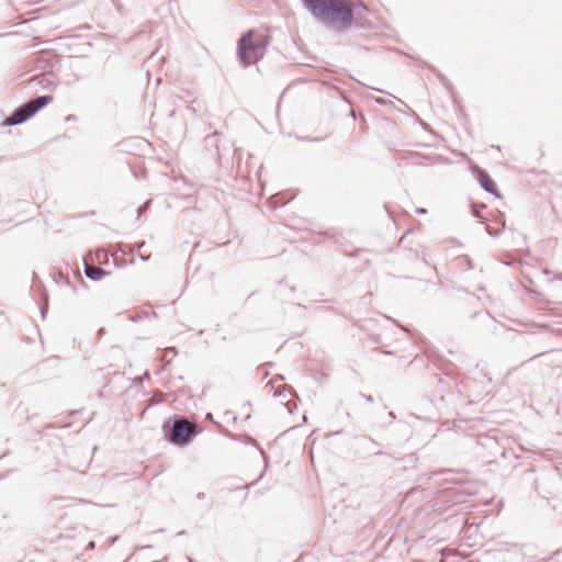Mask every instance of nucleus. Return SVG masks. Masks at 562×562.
<instances>
[{
    "label": "nucleus",
    "mask_w": 562,
    "mask_h": 562,
    "mask_svg": "<svg viewBox=\"0 0 562 562\" xmlns=\"http://www.w3.org/2000/svg\"><path fill=\"white\" fill-rule=\"evenodd\" d=\"M311 15L323 24L342 32L353 22L355 0H302Z\"/></svg>",
    "instance_id": "nucleus-1"
},
{
    "label": "nucleus",
    "mask_w": 562,
    "mask_h": 562,
    "mask_svg": "<svg viewBox=\"0 0 562 562\" xmlns=\"http://www.w3.org/2000/svg\"><path fill=\"white\" fill-rule=\"evenodd\" d=\"M269 40L266 35L255 37L254 31H248L238 41V57L245 66L252 65L263 57Z\"/></svg>",
    "instance_id": "nucleus-2"
},
{
    "label": "nucleus",
    "mask_w": 562,
    "mask_h": 562,
    "mask_svg": "<svg viewBox=\"0 0 562 562\" xmlns=\"http://www.w3.org/2000/svg\"><path fill=\"white\" fill-rule=\"evenodd\" d=\"M196 434L195 427L186 417H176L166 437L170 443L178 447H186L192 441Z\"/></svg>",
    "instance_id": "nucleus-3"
},
{
    "label": "nucleus",
    "mask_w": 562,
    "mask_h": 562,
    "mask_svg": "<svg viewBox=\"0 0 562 562\" xmlns=\"http://www.w3.org/2000/svg\"><path fill=\"white\" fill-rule=\"evenodd\" d=\"M31 104L24 103L21 106L16 108L8 117H5L1 125L2 126H14L18 124H22L30 120L33 115L30 113Z\"/></svg>",
    "instance_id": "nucleus-4"
},
{
    "label": "nucleus",
    "mask_w": 562,
    "mask_h": 562,
    "mask_svg": "<svg viewBox=\"0 0 562 562\" xmlns=\"http://www.w3.org/2000/svg\"><path fill=\"white\" fill-rule=\"evenodd\" d=\"M477 171V181L483 190H485L487 193L494 194L496 196H499V192L497 191L496 184L493 181V179L490 177V175L482 168L476 167Z\"/></svg>",
    "instance_id": "nucleus-5"
},
{
    "label": "nucleus",
    "mask_w": 562,
    "mask_h": 562,
    "mask_svg": "<svg viewBox=\"0 0 562 562\" xmlns=\"http://www.w3.org/2000/svg\"><path fill=\"white\" fill-rule=\"evenodd\" d=\"M53 101V97L49 94L40 95L35 99L27 101V104H31L30 113L35 115L41 109L48 105Z\"/></svg>",
    "instance_id": "nucleus-6"
},
{
    "label": "nucleus",
    "mask_w": 562,
    "mask_h": 562,
    "mask_svg": "<svg viewBox=\"0 0 562 562\" xmlns=\"http://www.w3.org/2000/svg\"><path fill=\"white\" fill-rule=\"evenodd\" d=\"M109 273V271H105L100 267H97L94 265H88L85 262V274L88 279L92 281H99Z\"/></svg>",
    "instance_id": "nucleus-7"
},
{
    "label": "nucleus",
    "mask_w": 562,
    "mask_h": 562,
    "mask_svg": "<svg viewBox=\"0 0 562 562\" xmlns=\"http://www.w3.org/2000/svg\"><path fill=\"white\" fill-rule=\"evenodd\" d=\"M52 77L53 75L50 72H42L40 75L34 76L30 82L33 86H41L44 89H50L54 86Z\"/></svg>",
    "instance_id": "nucleus-8"
},
{
    "label": "nucleus",
    "mask_w": 562,
    "mask_h": 562,
    "mask_svg": "<svg viewBox=\"0 0 562 562\" xmlns=\"http://www.w3.org/2000/svg\"><path fill=\"white\" fill-rule=\"evenodd\" d=\"M245 442H246L247 445H250V446H255V447H257V448L259 449V451H260L261 456H262L265 459L267 458V456H266L265 451L259 447V445H258V442H257V440H256V439H254V438H251V437L247 436V437H246Z\"/></svg>",
    "instance_id": "nucleus-9"
},
{
    "label": "nucleus",
    "mask_w": 562,
    "mask_h": 562,
    "mask_svg": "<svg viewBox=\"0 0 562 562\" xmlns=\"http://www.w3.org/2000/svg\"><path fill=\"white\" fill-rule=\"evenodd\" d=\"M47 308H48V296L47 294L45 293L44 294V302L41 306V314H42V317L44 318L45 317V314L47 312Z\"/></svg>",
    "instance_id": "nucleus-10"
},
{
    "label": "nucleus",
    "mask_w": 562,
    "mask_h": 562,
    "mask_svg": "<svg viewBox=\"0 0 562 562\" xmlns=\"http://www.w3.org/2000/svg\"><path fill=\"white\" fill-rule=\"evenodd\" d=\"M437 76H438V78L441 80V82H442V83H443L448 89H450L451 85H450V82L445 78V76H443V75H441V74H437Z\"/></svg>",
    "instance_id": "nucleus-11"
},
{
    "label": "nucleus",
    "mask_w": 562,
    "mask_h": 562,
    "mask_svg": "<svg viewBox=\"0 0 562 562\" xmlns=\"http://www.w3.org/2000/svg\"><path fill=\"white\" fill-rule=\"evenodd\" d=\"M150 201H147L146 203H144L143 205H140L138 209H137V213L138 215H140L143 212H145V210L148 207Z\"/></svg>",
    "instance_id": "nucleus-12"
},
{
    "label": "nucleus",
    "mask_w": 562,
    "mask_h": 562,
    "mask_svg": "<svg viewBox=\"0 0 562 562\" xmlns=\"http://www.w3.org/2000/svg\"><path fill=\"white\" fill-rule=\"evenodd\" d=\"M486 231H487L488 235H491V236H498V235H499V233H501V231H499V229H498V231H494V229H493V228H491V227H487V228H486Z\"/></svg>",
    "instance_id": "nucleus-13"
},
{
    "label": "nucleus",
    "mask_w": 562,
    "mask_h": 562,
    "mask_svg": "<svg viewBox=\"0 0 562 562\" xmlns=\"http://www.w3.org/2000/svg\"><path fill=\"white\" fill-rule=\"evenodd\" d=\"M360 396L363 397L367 403H373V397L371 395L360 394Z\"/></svg>",
    "instance_id": "nucleus-14"
},
{
    "label": "nucleus",
    "mask_w": 562,
    "mask_h": 562,
    "mask_svg": "<svg viewBox=\"0 0 562 562\" xmlns=\"http://www.w3.org/2000/svg\"><path fill=\"white\" fill-rule=\"evenodd\" d=\"M376 102L380 103V104H387V103H392V101H386L385 99L383 98H376Z\"/></svg>",
    "instance_id": "nucleus-15"
},
{
    "label": "nucleus",
    "mask_w": 562,
    "mask_h": 562,
    "mask_svg": "<svg viewBox=\"0 0 562 562\" xmlns=\"http://www.w3.org/2000/svg\"><path fill=\"white\" fill-rule=\"evenodd\" d=\"M499 221L502 222V231L505 229L506 227V224H505V220H504V215L503 214H499Z\"/></svg>",
    "instance_id": "nucleus-16"
},
{
    "label": "nucleus",
    "mask_w": 562,
    "mask_h": 562,
    "mask_svg": "<svg viewBox=\"0 0 562 562\" xmlns=\"http://www.w3.org/2000/svg\"><path fill=\"white\" fill-rule=\"evenodd\" d=\"M416 213H417V214H426V213H427V211H426V209L418 207V209H416Z\"/></svg>",
    "instance_id": "nucleus-17"
},
{
    "label": "nucleus",
    "mask_w": 562,
    "mask_h": 562,
    "mask_svg": "<svg viewBox=\"0 0 562 562\" xmlns=\"http://www.w3.org/2000/svg\"><path fill=\"white\" fill-rule=\"evenodd\" d=\"M139 258H140L143 261H147V260L149 259V256L139 255Z\"/></svg>",
    "instance_id": "nucleus-18"
},
{
    "label": "nucleus",
    "mask_w": 562,
    "mask_h": 562,
    "mask_svg": "<svg viewBox=\"0 0 562 562\" xmlns=\"http://www.w3.org/2000/svg\"><path fill=\"white\" fill-rule=\"evenodd\" d=\"M285 406H286V408H288V412H289V413H292L291 403H290V402H288V403L285 404Z\"/></svg>",
    "instance_id": "nucleus-19"
},
{
    "label": "nucleus",
    "mask_w": 562,
    "mask_h": 562,
    "mask_svg": "<svg viewBox=\"0 0 562 562\" xmlns=\"http://www.w3.org/2000/svg\"><path fill=\"white\" fill-rule=\"evenodd\" d=\"M473 215H474V217H476V218H481V216H480L479 212H477V211H475V210L473 211Z\"/></svg>",
    "instance_id": "nucleus-20"
},
{
    "label": "nucleus",
    "mask_w": 562,
    "mask_h": 562,
    "mask_svg": "<svg viewBox=\"0 0 562 562\" xmlns=\"http://www.w3.org/2000/svg\"><path fill=\"white\" fill-rule=\"evenodd\" d=\"M89 549H93L94 548V542L93 541H90L89 544H88Z\"/></svg>",
    "instance_id": "nucleus-21"
},
{
    "label": "nucleus",
    "mask_w": 562,
    "mask_h": 562,
    "mask_svg": "<svg viewBox=\"0 0 562 562\" xmlns=\"http://www.w3.org/2000/svg\"><path fill=\"white\" fill-rule=\"evenodd\" d=\"M554 278L558 279V280H562V272L557 274Z\"/></svg>",
    "instance_id": "nucleus-22"
},
{
    "label": "nucleus",
    "mask_w": 562,
    "mask_h": 562,
    "mask_svg": "<svg viewBox=\"0 0 562 562\" xmlns=\"http://www.w3.org/2000/svg\"><path fill=\"white\" fill-rule=\"evenodd\" d=\"M144 245H145V243L140 241V243L137 244V248H142Z\"/></svg>",
    "instance_id": "nucleus-23"
},
{
    "label": "nucleus",
    "mask_w": 562,
    "mask_h": 562,
    "mask_svg": "<svg viewBox=\"0 0 562 562\" xmlns=\"http://www.w3.org/2000/svg\"><path fill=\"white\" fill-rule=\"evenodd\" d=\"M204 497V493H199L198 498L202 499Z\"/></svg>",
    "instance_id": "nucleus-24"
},
{
    "label": "nucleus",
    "mask_w": 562,
    "mask_h": 562,
    "mask_svg": "<svg viewBox=\"0 0 562 562\" xmlns=\"http://www.w3.org/2000/svg\"><path fill=\"white\" fill-rule=\"evenodd\" d=\"M279 396H281V397H285L284 392H280V393H279Z\"/></svg>",
    "instance_id": "nucleus-25"
},
{
    "label": "nucleus",
    "mask_w": 562,
    "mask_h": 562,
    "mask_svg": "<svg viewBox=\"0 0 562 562\" xmlns=\"http://www.w3.org/2000/svg\"><path fill=\"white\" fill-rule=\"evenodd\" d=\"M187 561H188V562H193V559H192V558H190V557H187Z\"/></svg>",
    "instance_id": "nucleus-26"
}]
</instances>
